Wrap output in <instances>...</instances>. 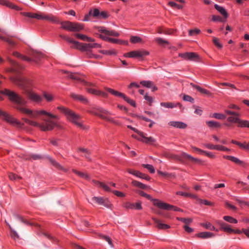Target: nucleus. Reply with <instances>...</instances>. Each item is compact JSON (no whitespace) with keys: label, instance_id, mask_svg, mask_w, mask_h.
Returning a JSON list of instances; mask_svg holds the SVG:
<instances>
[{"label":"nucleus","instance_id":"obj_38","mask_svg":"<svg viewBox=\"0 0 249 249\" xmlns=\"http://www.w3.org/2000/svg\"><path fill=\"white\" fill-rule=\"evenodd\" d=\"M100 37L103 39L104 40L110 42H112L114 43H120V41L117 39L112 38L110 37H108L107 36H104L103 35H100L99 36Z\"/></svg>","mask_w":249,"mask_h":249},{"label":"nucleus","instance_id":"obj_5","mask_svg":"<svg viewBox=\"0 0 249 249\" xmlns=\"http://www.w3.org/2000/svg\"><path fill=\"white\" fill-rule=\"evenodd\" d=\"M90 113L98 116L101 118L112 123L113 124L120 125L119 122L115 121L113 118L109 117L108 116L111 115V113L107 110L101 107L94 108L89 111Z\"/></svg>","mask_w":249,"mask_h":249},{"label":"nucleus","instance_id":"obj_62","mask_svg":"<svg viewBox=\"0 0 249 249\" xmlns=\"http://www.w3.org/2000/svg\"><path fill=\"white\" fill-rule=\"evenodd\" d=\"M67 41H68L69 43H72L73 44V47L76 48V46L77 44H78V42L76 41H74L71 38L67 37L66 40Z\"/></svg>","mask_w":249,"mask_h":249},{"label":"nucleus","instance_id":"obj_35","mask_svg":"<svg viewBox=\"0 0 249 249\" xmlns=\"http://www.w3.org/2000/svg\"><path fill=\"white\" fill-rule=\"evenodd\" d=\"M214 234L210 232H201L197 234V236L201 238H209L213 237Z\"/></svg>","mask_w":249,"mask_h":249},{"label":"nucleus","instance_id":"obj_27","mask_svg":"<svg viewBox=\"0 0 249 249\" xmlns=\"http://www.w3.org/2000/svg\"><path fill=\"white\" fill-rule=\"evenodd\" d=\"M42 20L50 21L53 23H58L59 22L57 18L51 14L46 15L43 14Z\"/></svg>","mask_w":249,"mask_h":249},{"label":"nucleus","instance_id":"obj_26","mask_svg":"<svg viewBox=\"0 0 249 249\" xmlns=\"http://www.w3.org/2000/svg\"><path fill=\"white\" fill-rule=\"evenodd\" d=\"M214 6L215 9L217 10L225 19L228 18V14L224 8L216 4H215Z\"/></svg>","mask_w":249,"mask_h":249},{"label":"nucleus","instance_id":"obj_3","mask_svg":"<svg viewBox=\"0 0 249 249\" xmlns=\"http://www.w3.org/2000/svg\"><path fill=\"white\" fill-rule=\"evenodd\" d=\"M22 119L27 124L39 127L40 130L43 131H51L52 130L54 127H60L59 125H58L56 122L50 119H43L42 120L44 122L42 123H39L37 122L24 118H23Z\"/></svg>","mask_w":249,"mask_h":249},{"label":"nucleus","instance_id":"obj_24","mask_svg":"<svg viewBox=\"0 0 249 249\" xmlns=\"http://www.w3.org/2000/svg\"><path fill=\"white\" fill-rule=\"evenodd\" d=\"M152 219L156 224L157 227L160 229H167L170 228L169 225L162 223L160 220L156 218L153 217Z\"/></svg>","mask_w":249,"mask_h":249},{"label":"nucleus","instance_id":"obj_29","mask_svg":"<svg viewBox=\"0 0 249 249\" xmlns=\"http://www.w3.org/2000/svg\"><path fill=\"white\" fill-rule=\"evenodd\" d=\"M61 28L64 30L71 32L72 22L64 21L60 22Z\"/></svg>","mask_w":249,"mask_h":249},{"label":"nucleus","instance_id":"obj_59","mask_svg":"<svg viewBox=\"0 0 249 249\" xmlns=\"http://www.w3.org/2000/svg\"><path fill=\"white\" fill-rule=\"evenodd\" d=\"M213 117L216 119L220 120H223L226 118V116L224 115L217 113H214L213 115Z\"/></svg>","mask_w":249,"mask_h":249},{"label":"nucleus","instance_id":"obj_32","mask_svg":"<svg viewBox=\"0 0 249 249\" xmlns=\"http://www.w3.org/2000/svg\"><path fill=\"white\" fill-rule=\"evenodd\" d=\"M42 96L44 98L46 101L48 102H52L54 99L53 95L48 92L44 91L42 93Z\"/></svg>","mask_w":249,"mask_h":249},{"label":"nucleus","instance_id":"obj_13","mask_svg":"<svg viewBox=\"0 0 249 249\" xmlns=\"http://www.w3.org/2000/svg\"><path fill=\"white\" fill-rule=\"evenodd\" d=\"M127 171L129 173L132 174V175L135 176L136 177L141 178H143V179H145L147 180H149L150 178V177H148V176L146 175L145 174H142V173H141L139 171H136V170L130 169H128L127 170Z\"/></svg>","mask_w":249,"mask_h":249},{"label":"nucleus","instance_id":"obj_6","mask_svg":"<svg viewBox=\"0 0 249 249\" xmlns=\"http://www.w3.org/2000/svg\"><path fill=\"white\" fill-rule=\"evenodd\" d=\"M138 193L141 196L145 197L148 199L152 201L153 202V204L154 205L158 207L160 209H169L170 207H172V206H171V205L161 202L158 199H153L150 195L145 193L144 192L142 191H139L138 192Z\"/></svg>","mask_w":249,"mask_h":249},{"label":"nucleus","instance_id":"obj_30","mask_svg":"<svg viewBox=\"0 0 249 249\" xmlns=\"http://www.w3.org/2000/svg\"><path fill=\"white\" fill-rule=\"evenodd\" d=\"M31 56L32 58H30L31 59L30 61H33L36 62L43 57V54L39 52H34L32 53Z\"/></svg>","mask_w":249,"mask_h":249},{"label":"nucleus","instance_id":"obj_34","mask_svg":"<svg viewBox=\"0 0 249 249\" xmlns=\"http://www.w3.org/2000/svg\"><path fill=\"white\" fill-rule=\"evenodd\" d=\"M89 44H83L78 42V44L77 45L76 49H79L81 51H88L89 50Z\"/></svg>","mask_w":249,"mask_h":249},{"label":"nucleus","instance_id":"obj_43","mask_svg":"<svg viewBox=\"0 0 249 249\" xmlns=\"http://www.w3.org/2000/svg\"><path fill=\"white\" fill-rule=\"evenodd\" d=\"M9 61L13 66V68L12 70L13 71H17L19 69L22 68V67L19 64L15 62L14 61L9 60Z\"/></svg>","mask_w":249,"mask_h":249},{"label":"nucleus","instance_id":"obj_60","mask_svg":"<svg viewBox=\"0 0 249 249\" xmlns=\"http://www.w3.org/2000/svg\"><path fill=\"white\" fill-rule=\"evenodd\" d=\"M89 15H92L94 17H99L100 15V11L97 9H94L93 11L91 10L89 12Z\"/></svg>","mask_w":249,"mask_h":249},{"label":"nucleus","instance_id":"obj_39","mask_svg":"<svg viewBox=\"0 0 249 249\" xmlns=\"http://www.w3.org/2000/svg\"><path fill=\"white\" fill-rule=\"evenodd\" d=\"M206 124L208 126L211 128H216L220 127L221 126L220 123L213 121H207L206 122Z\"/></svg>","mask_w":249,"mask_h":249},{"label":"nucleus","instance_id":"obj_11","mask_svg":"<svg viewBox=\"0 0 249 249\" xmlns=\"http://www.w3.org/2000/svg\"><path fill=\"white\" fill-rule=\"evenodd\" d=\"M64 72L68 74V76L70 78L74 80H76L79 82H83L85 85L87 86H93V84L90 83H88L84 80H82L80 76V75L76 73H71L67 71H64Z\"/></svg>","mask_w":249,"mask_h":249},{"label":"nucleus","instance_id":"obj_4","mask_svg":"<svg viewBox=\"0 0 249 249\" xmlns=\"http://www.w3.org/2000/svg\"><path fill=\"white\" fill-rule=\"evenodd\" d=\"M57 109L66 116L68 120L75 124L78 127L83 130L88 129V126H86L83 124L81 120V117L79 115L76 114L69 108L62 106L58 107Z\"/></svg>","mask_w":249,"mask_h":249},{"label":"nucleus","instance_id":"obj_64","mask_svg":"<svg viewBox=\"0 0 249 249\" xmlns=\"http://www.w3.org/2000/svg\"><path fill=\"white\" fill-rule=\"evenodd\" d=\"M212 20L213 21L224 22L225 21V19H223L221 17H220L219 16H213Z\"/></svg>","mask_w":249,"mask_h":249},{"label":"nucleus","instance_id":"obj_51","mask_svg":"<svg viewBox=\"0 0 249 249\" xmlns=\"http://www.w3.org/2000/svg\"><path fill=\"white\" fill-rule=\"evenodd\" d=\"M177 194L182 196L190 197L194 198H197V196L196 195L190 193H184L182 192H178L177 193Z\"/></svg>","mask_w":249,"mask_h":249},{"label":"nucleus","instance_id":"obj_44","mask_svg":"<svg viewBox=\"0 0 249 249\" xmlns=\"http://www.w3.org/2000/svg\"><path fill=\"white\" fill-rule=\"evenodd\" d=\"M72 171L74 173H75L76 174H77L78 176H79V177H80L81 178H86L87 179H89V176L84 172H80V171H77L76 170H75V169H73Z\"/></svg>","mask_w":249,"mask_h":249},{"label":"nucleus","instance_id":"obj_52","mask_svg":"<svg viewBox=\"0 0 249 249\" xmlns=\"http://www.w3.org/2000/svg\"><path fill=\"white\" fill-rule=\"evenodd\" d=\"M13 55L16 57H19L23 60H26L27 61L30 62L31 59L29 57H27L25 56L22 55L21 54H19L18 52H14Z\"/></svg>","mask_w":249,"mask_h":249},{"label":"nucleus","instance_id":"obj_8","mask_svg":"<svg viewBox=\"0 0 249 249\" xmlns=\"http://www.w3.org/2000/svg\"><path fill=\"white\" fill-rule=\"evenodd\" d=\"M90 203L91 204L96 203L99 205H102L108 208H111L112 206L107 199L104 198L102 197H92Z\"/></svg>","mask_w":249,"mask_h":249},{"label":"nucleus","instance_id":"obj_12","mask_svg":"<svg viewBox=\"0 0 249 249\" xmlns=\"http://www.w3.org/2000/svg\"><path fill=\"white\" fill-rule=\"evenodd\" d=\"M98 31L106 36H119V34L114 30H109L104 27H97Z\"/></svg>","mask_w":249,"mask_h":249},{"label":"nucleus","instance_id":"obj_2","mask_svg":"<svg viewBox=\"0 0 249 249\" xmlns=\"http://www.w3.org/2000/svg\"><path fill=\"white\" fill-rule=\"evenodd\" d=\"M10 79L14 84L24 90L27 97L30 99L37 103H40L42 101V98L40 95L28 90V88L31 85L30 81L20 77H11Z\"/></svg>","mask_w":249,"mask_h":249},{"label":"nucleus","instance_id":"obj_37","mask_svg":"<svg viewBox=\"0 0 249 249\" xmlns=\"http://www.w3.org/2000/svg\"><path fill=\"white\" fill-rule=\"evenodd\" d=\"M92 182L96 185H98L99 186L103 188L106 191L110 192L111 189L109 188L108 186L104 184L103 182H99L98 181H96L95 180H93Z\"/></svg>","mask_w":249,"mask_h":249},{"label":"nucleus","instance_id":"obj_58","mask_svg":"<svg viewBox=\"0 0 249 249\" xmlns=\"http://www.w3.org/2000/svg\"><path fill=\"white\" fill-rule=\"evenodd\" d=\"M16 218L20 221L21 222L25 223L27 225H31L32 224L28 222L26 219H25L23 217L21 216L20 215L16 214L15 215Z\"/></svg>","mask_w":249,"mask_h":249},{"label":"nucleus","instance_id":"obj_25","mask_svg":"<svg viewBox=\"0 0 249 249\" xmlns=\"http://www.w3.org/2000/svg\"><path fill=\"white\" fill-rule=\"evenodd\" d=\"M71 97L75 100H78L83 103H86L88 102L87 99L82 95L76 94L74 93L71 94Z\"/></svg>","mask_w":249,"mask_h":249},{"label":"nucleus","instance_id":"obj_41","mask_svg":"<svg viewBox=\"0 0 249 249\" xmlns=\"http://www.w3.org/2000/svg\"><path fill=\"white\" fill-rule=\"evenodd\" d=\"M132 184L135 186L143 189H145L148 188V186H147L146 185L136 180H133Z\"/></svg>","mask_w":249,"mask_h":249},{"label":"nucleus","instance_id":"obj_16","mask_svg":"<svg viewBox=\"0 0 249 249\" xmlns=\"http://www.w3.org/2000/svg\"><path fill=\"white\" fill-rule=\"evenodd\" d=\"M21 14H22L23 16H25V17L36 18L38 20H42L43 14L41 13V12H39L38 13L23 12V13H21Z\"/></svg>","mask_w":249,"mask_h":249},{"label":"nucleus","instance_id":"obj_36","mask_svg":"<svg viewBox=\"0 0 249 249\" xmlns=\"http://www.w3.org/2000/svg\"><path fill=\"white\" fill-rule=\"evenodd\" d=\"M87 91L91 93L92 94L101 95L103 97H106L107 96V93H106L105 92H101L99 90H95V89H91V88H88Z\"/></svg>","mask_w":249,"mask_h":249},{"label":"nucleus","instance_id":"obj_7","mask_svg":"<svg viewBox=\"0 0 249 249\" xmlns=\"http://www.w3.org/2000/svg\"><path fill=\"white\" fill-rule=\"evenodd\" d=\"M0 118L13 125L17 126L19 127H21L23 125V124H22L20 122L15 119L14 118H13L12 116L8 114L6 112L1 110L0 109Z\"/></svg>","mask_w":249,"mask_h":249},{"label":"nucleus","instance_id":"obj_33","mask_svg":"<svg viewBox=\"0 0 249 249\" xmlns=\"http://www.w3.org/2000/svg\"><path fill=\"white\" fill-rule=\"evenodd\" d=\"M74 36L77 37L78 38L81 39L82 40H87L89 42H94L95 41L94 39L88 37L86 35L80 34H75Z\"/></svg>","mask_w":249,"mask_h":249},{"label":"nucleus","instance_id":"obj_31","mask_svg":"<svg viewBox=\"0 0 249 249\" xmlns=\"http://www.w3.org/2000/svg\"><path fill=\"white\" fill-rule=\"evenodd\" d=\"M71 25V32H79L83 29V25L77 22H72Z\"/></svg>","mask_w":249,"mask_h":249},{"label":"nucleus","instance_id":"obj_1","mask_svg":"<svg viewBox=\"0 0 249 249\" xmlns=\"http://www.w3.org/2000/svg\"><path fill=\"white\" fill-rule=\"evenodd\" d=\"M1 93L7 95L11 101L18 106L16 107L17 109L23 113L28 115L32 119H37L39 115H41L47 116L53 119H58L59 118L58 116L48 112L44 110H32L20 107L25 105L26 104V101L22 97L13 91L5 89L1 91Z\"/></svg>","mask_w":249,"mask_h":249},{"label":"nucleus","instance_id":"obj_55","mask_svg":"<svg viewBox=\"0 0 249 249\" xmlns=\"http://www.w3.org/2000/svg\"><path fill=\"white\" fill-rule=\"evenodd\" d=\"M50 161L51 163L57 168L61 170H64L63 167L59 163L56 162L54 160L51 159L50 160Z\"/></svg>","mask_w":249,"mask_h":249},{"label":"nucleus","instance_id":"obj_48","mask_svg":"<svg viewBox=\"0 0 249 249\" xmlns=\"http://www.w3.org/2000/svg\"><path fill=\"white\" fill-rule=\"evenodd\" d=\"M223 219L229 222V223H237V220L234 218L233 217H231V216H224L223 217Z\"/></svg>","mask_w":249,"mask_h":249},{"label":"nucleus","instance_id":"obj_19","mask_svg":"<svg viewBox=\"0 0 249 249\" xmlns=\"http://www.w3.org/2000/svg\"><path fill=\"white\" fill-rule=\"evenodd\" d=\"M107 91L108 92L110 93L111 94L116 96H119L122 98H123L126 102H127V100L129 99L128 97L126 96L124 93L119 92L117 91L114 90V89H112L110 88H107Z\"/></svg>","mask_w":249,"mask_h":249},{"label":"nucleus","instance_id":"obj_20","mask_svg":"<svg viewBox=\"0 0 249 249\" xmlns=\"http://www.w3.org/2000/svg\"><path fill=\"white\" fill-rule=\"evenodd\" d=\"M180 158L186 159L188 160L194 162H198V163H201V160L197 159L196 158H195L193 157L192 156L186 153H182L180 156Z\"/></svg>","mask_w":249,"mask_h":249},{"label":"nucleus","instance_id":"obj_28","mask_svg":"<svg viewBox=\"0 0 249 249\" xmlns=\"http://www.w3.org/2000/svg\"><path fill=\"white\" fill-rule=\"evenodd\" d=\"M191 85L192 86V87L195 88L196 90H197L198 91H199L200 93H201L202 94H206L208 96H210L212 95V93L209 90H208L206 89H203V88H201L200 87H199V86L196 85L193 83H191Z\"/></svg>","mask_w":249,"mask_h":249},{"label":"nucleus","instance_id":"obj_22","mask_svg":"<svg viewBox=\"0 0 249 249\" xmlns=\"http://www.w3.org/2000/svg\"><path fill=\"white\" fill-rule=\"evenodd\" d=\"M160 105L162 107L166 108H173L174 107L178 106L180 108L182 107V105L179 103L174 104L171 102H162L160 103Z\"/></svg>","mask_w":249,"mask_h":249},{"label":"nucleus","instance_id":"obj_61","mask_svg":"<svg viewBox=\"0 0 249 249\" xmlns=\"http://www.w3.org/2000/svg\"><path fill=\"white\" fill-rule=\"evenodd\" d=\"M178 219L183 222L186 224H189L192 222V219L191 218H178Z\"/></svg>","mask_w":249,"mask_h":249},{"label":"nucleus","instance_id":"obj_45","mask_svg":"<svg viewBox=\"0 0 249 249\" xmlns=\"http://www.w3.org/2000/svg\"><path fill=\"white\" fill-rule=\"evenodd\" d=\"M0 39L7 42L11 46H14L15 45L14 40L10 38L0 36Z\"/></svg>","mask_w":249,"mask_h":249},{"label":"nucleus","instance_id":"obj_54","mask_svg":"<svg viewBox=\"0 0 249 249\" xmlns=\"http://www.w3.org/2000/svg\"><path fill=\"white\" fill-rule=\"evenodd\" d=\"M78 150L79 151H81L82 152H83V153H84V156L89 159V155H90V152L88 150V149H86V148H79L78 149Z\"/></svg>","mask_w":249,"mask_h":249},{"label":"nucleus","instance_id":"obj_17","mask_svg":"<svg viewBox=\"0 0 249 249\" xmlns=\"http://www.w3.org/2000/svg\"><path fill=\"white\" fill-rule=\"evenodd\" d=\"M146 135V134H144L142 132V135H140L142 137V139L140 140V141L147 144H153L156 142V140L153 137H147Z\"/></svg>","mask_w":249,"mask_h":249},{"label":"nucleus","instance_id":"obj_47","mask_svg":"<svg viewBox=\"0 0 249 249\" xmlns=\"http://www.w3.org/2000/svg\"><path fill=\"white\" fill-rule=\"evenodd\" d=\"M238 127L249 128V121L241 120Z\"/></svg>","mask_w":249,"mask_h":249},{"label":"nucleus","instance_id":"obj_21","mask_svg":"<svg viewBox=\"0 0 249 249\" xmlns=\"http://www.w3.org/2000/svg\"><path fill=\"white\" fill-rule=\"evenodd\" d=\"M223 157L224 158L230 160L236 164L242 166H245L246 165V163L244 161L241 160H240L235 157L231 156H224Z\"/></svg>","mask_w":249,"mask_h":249},{"label":"nucleus","instance_id":"obj_53","mask_svg":"<svg viewBox=\"0 0 249 249\" xmlns=\"http://www.w3.org/2000/svg\"><path fill=\"white\" fill-rule=\"evenodd\" d=\"M130 41L133 43H142V39L139 36H132L130 38Z\"/></svg>","mask_w":249,"mask_h":249},{"label":"nucleus","instance_id":"obj_9","mask_svg":"<svg viewBox=\"0 0 249 249\" xmlns=\"http://www.w3.org/2000/svg\"><path fill=\"white\" fill-rule=\"evenodd\" d=\"M149 53L146 50L133 51L124 54L125 57L140 58L149 55Z\"/></svg>","mask_w":249,"mask_h":249},{"label":"nucleus","instance_id":"obj_46","mask_svg":"<svg viewBox=\"0 0 249 249\" xmlns=\"http://www.w3.org/2000/svg\"><path fill=\"white\" fill-rule=\"evenodd\" d=\"M153 83L151 81H141L140 82L141 85L147 88H152Z\"/></svg>","mask_w":249,"mask_h":249},{"label":"nucleus","instance_id":"obj_49","mask_svg":"<svg viewBox=\"0 0 249 249\" xmlns=\"http://www.w3.org/2000/svg\"><path fill=\"white\" fill-rule=\"evenodd\" d=\"M6 223L7 224V226H8L9 228H10V230H11V236L12 238H14L15 239L16 238H18L19 236L17 233V232L14 231L11 227V226H10V225L7 223L6 222Z\"/></svg>","mask_w":249,"mask_h":249},{"label":"nucleus","instance_id":"obj_42","mask_svg":"<svg viewBox=\"0 0 249 249\" xmlns=\"http://www.w3.org/2000/svg\"><path fill=\"white\" fill-rule=\"evenodd\" d=\"M239 116H232L229 117L227 119V120L231 123H237L238 125L239 124V122L240 121L241 119L239 118Z\"/></svg>","mask_w":249,"mask_h":249},{"label":"nucleus","instance_id":"obj_18","mask_svg":"<svg viewBox=\"0 0 249 249\" xmlns=\"http://www.w3.org/2000/svg\"><path fill=\"white\" fill-rule=\"evenodd\" d=\"M168 124L171 126L180 129H184L187 127V124L182 122L171 121Z\"/></svg>","mask_w":249,"mask_h":249},{"label":"nucleus","instance_id":"obj_50","mask_svg":"<svg viewBox=\"0 0 249 249\" xmlns=\"http://www.w3.org/2000/svg\"><path fill=\"white\" fill-rule=\"evenodd\" d=\"M155 41L160 45H164L169 44V42L168 41L164 40L163 39L160 37L156 38Z\"/></svg>","mask_w":249,"mask_h":249},{"label":"nucleus","instance_id":"obj_56","mask_svg":"<svg viewBox=\"0 0 249 249\" xmlns=\"http://www.w3.org/2000/svg\"><path fill=\"white\" fill-rule=\"evenodd\" d=\"M142 166L147 169L151 173H154L155 172L154 167L150 164H142Z\"/></svg>","mask_w":249,"mask_h":249},{"label":"nucleus","instance_id":"obj_40","mask_svg":"<svg viewBox=\"0 0 249 249\" xmlns=\"http://www.w3.org/2000/svg\"><path fill=\"white\" fill-rule=\"evenodd\" d=\"M41 156L38 154H33L30 156H25L24 157V159L26 160H31L32 159L33 160H38L41 159Z\"/></svg>","mask_w":249,"mask_h":249},{"label":"nucleus","instance_id":"obj_23","mask_svg":"<svg viewBox=\"0 0 249 249\" xmlns=\"http://www.w3.org/2000/svg\"><path fill=\"white\" fill-rule=\"evenodd\" d=\"M219 225L221 229L225 232L231 233L234 231V230L231 228L230 225L225 222H221L220 223Z\"/></svg>","mask_w":249,"mask_h":249},{"label":"nucleus","instance_id":"obj_15","mask_svg":"<svg viewBox=\"0 0 249 249\" xmlns=\"http://www.w3.org/2000/svg\"><path fill=\"white\" fill-rule=\"evenodd\" d=\"M0 4L2 5L6 6L10 8L15 9L17 11H20L22 10V8L7 0H0Z\"/></svg>","mask_w":249,"mask_h":249},{"label":"nucleus","instance_id":"obj_14","mask_svg":"<svg viewBox=\"0 0 249 249\" xmlns=\"http://www.w3.org/2000/svg\"><path fill=\"white\" fill-rule=\"evenodd\" d=\"M124 208L126 209H136V210H141L142 209V207L141 205V202H138L136 203H132L130 202H126L124 204Z\"/></svg>","mask_w":249,"mask_h":249},{"label":"nucleus","instance_id":"obj_63","mask_svg":"<svg viewBox=\"0 0 249 249\" xmlns=\"http://www.w3.org/2000/svg\"><path fill=\"white\" fill-rule=\"evenodd\" d=\"M9 178L11 180H17L18 179H20L21 178V177H20L19 176H18L13 173H10L9 174Z\"/></svg>","mask_w":249,"mask_h":249},{"label":"nucleus","instance_id":"obj_10","mask_svg":"<svg viewBox=\"0 0 249 249\" xmlns=\"http://www.w3.org/2000/svg\"><path fill=\"white\" fill-rule=\"evenodd\" d=\"M178 55L179 57L187 60L198 62L200 60L199 55L193 52L181 53H179Z\"/></svg>","mask_w":249,"mask_h":249},{"label":"nucleus","instance_id":"obj_57","mask_svg":"<svg viewBox=\"0 0 249 249\" xmlns=\"http://www.w3.org/2000/svg\"><path fill=\"white\" fill-rule=\"evenodd\" d=\"M168 5L171 7H176L178 9H181L183 8L182 5L178 4L173 1H169L168 2Z\"/></svg>","mask_w":249,"mask_h":249}]
</instances>
